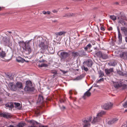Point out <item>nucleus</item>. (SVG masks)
Segmentation results:
<instances>
[{"label": "nucleus", "mask_w": 127, "mask_h": 127, "mask_svg": "<svg viewBox=\"0 0 127 127\" xmlns=\"http://www.w3.org/2000/svg\"><path fill=\"white\" fill-rule=\"evenodd\" d=\"M37 42L39 43V46L42 51L44 52L47 49L49 43L45 39L38 36L37 38Z\"/></svg>", "instance_id": "obj_1"}, {"label": "nucleus", "mask_w": 127, "mask_h": 127, "mask_svg": "<svg viewBox=\"0 0 127 127\" xmlns=\"http://www.w3.org/2000/svg\"><path fill=\"white\" fill-rule=\"evenodd\" d=\"M24 91L28 93L32 94L35 92V89L33 86L32 82L30 80L27 81L26 83V86L24 88Z\"/></svg>", "instance_id": "obj_2"}, {"label": "nucleus", "mask_w": 127, "mask_h": 127, "mask_svg": "<svg viewBox=\"0 0 127 127\" xmlns=\"http://www.w3.org/2000/svg\"><path fill=\"white\" fill-rule=\"evenodd\" d=\"M26 41L25 42L23 41H19L18 42V43L20 45L21 43H23L25 45L23 47V48L24 51H27L28 53H30L31 52L32 50L30 46L29 45L30 43V41H31V40Z\"/></svg>", "instance_id": "obj_3"}, {"label": "nucleus", "mask_w": 127, "mask_h": 127, "mask_svg": "<svg viewBox=\"0 0 127 127\" xmlns=\"http://www.w3.org/2000/svg\"><path fill=\"white\" fill-rule=\"evenodd\" d=\"M92 117L90 116L85 119L82 120L83 127H89L90 125V122L92 120Z\"/></svg>", "instance_id": "obj_4"}, {"label": "nucleus", "mask_w": 127, "mask_h": 127, "mask_svg": "<svg viewBox=\"0 0 127 127\" xmlns=\"http://www.w3.org/2000/svg\"><path fill=\"white\" fill-rule=\"evenodd\" d=\"M113 104L109 102L104 104L102 106V108L104 110H108L111 109L112 107Z\"/></svg>", "instance_id": "obj_5"}, {"label": "nucleus", "mask_w": 127, "mask_h": 127, "mask_svg": "<svg viewBox=\"0 0 127 127\" xmlns=\"http://www.w3.org/2000/svg\"><path fill=\"white\" fill-rule=\"evenodd\" d=\"M114 87L116 89H118L122 87L123 85V83L121 81H118L114 82L112 81Z\"/></svg>", "instance_id": "obj_6"}, {"label": "nucleus", "mask_w": 127, "mask_h": 127, "mask_svg": "<svg viewBox=\"0 0 127 127\" xmlns=\"http://www.w3.org/2000/svg\"><path fill=\"white\" fill-rule=\"evenodd\" d=\"M60 58L61 60H64L69 55L68 52L65 51L62 52L60 54Z\"/></svg>", "instance_id": "obj_7"}, {"label": "nucleus", "mask_w": 127, "mask_h": 127, "mask_svg": "<svg viewBox=\"0 0 127 127\" xmlns=\"http://www.w3.org/2000/svg\"><path fill=\"white\" fill-rule=\"evenodd\" d=\"M9 86L12 91H16L18 90L16 84H15L13 82L10 83L9 84Z\"/></svg>", "instance_id": "obj_8"}, {"label": "nucleus", "mask_w": 127, "mask_h": 127, "mask_svg": "<svg viewBox=\"0 0 127 127\" xmlns=\"http://www.w3.org/2000/svg\"><path fill=\"white\" fill-rule=\"evenodd\" d=\"M3 41L5 43L9 46H11L12 45V42L10 39L7 37H4L3 39Z\"/></svg>", "instance_id": "obj_9"}, {"label": "nucleus", "mask_w": 127, "mask_h": 127, "mask_svg": "<svg viewBox=\"0 0 127 127\" xmlns=\"http://www.w3.org/2000/svg\"><path fill=\"white\" fill-rule=\"evenodd\" d=\"M28 122L31 125L28 126L27 127H37L35 125V124L37 125L38 124L37 122L33 120H32L29 121H28Z\"/></svg>", "instance_id": "obj_10"}, {"label": "nucleus", "mask_w": 127, "mask_h": 127, "mask_svg": "<svg viewBox=\"0 0 127 127\" xmlns=\"http://www.w3.org/2000/svg\"><path fill=\"white\" fill-rule=\"evenodd\" d=\"M83 64H85L88 67H91L93 64V63L91 60L88 59L86 61H84L83 63Z\"/></svg>", "instance_id": "obj_11"}, {"label": "nucleus", "mask_w": 127, "mask_h": 127, "mask_svg": "<svg viewBox=\"0 0 127 127\" xmlns=\"http://www.w3.org/2000/svg\"><path fill=\"white\" fill-rule=\"evenodd\" d=\"M0 117L8 118H10L11 116L10 114L8 113H0Z\"/></svg>", "instance_id": "obj_12"}, {"label": "nucleus", "mask_w": 127, "mask_h": 127, "mask_svg": "<svg viewBox=\"0 0 127 127\" xmlns=\"http://www.w3.org/2000/svg\"><path fill=\"white\" fill-rule=\"evenodd\" d=\"M121 58L124 59H127V52H123L121 53L120 54Z\"/></svg>", "instance_id": "obj_13"}, {"label": "nucleus", "mask_w": 127, "mask_h": 127, "mask_svg": "<svg viewBox=\"0 0 127 127\" xmlns=\"http://www.w3.org/2000/svg\"><path fill=\"white\" fill-rule=\"evenodd\" d=\"M101 120V118L98 116L96 115V117H94L92 123H95L96 122H100Z\"/></svg>", "instance_id": "obj_14"}, {"label": "nucleus", "mask_w": 127, "mask_h": 127, "mask_svg": "<svg viewBox=\"0 0 127 127\" xmlns=\"http://www.w3.org/2000/svg\"><path fill=\"white\" fill-rule=\"evenodd\" d=\"M16 85L18 90L19 89H23V86L22 83L20 82H17L16 83Z\"/></svg>", "instance_id": "obj_15"}, {"label": "nucleus", "mask_w": 127, "mask_h": 127, "mask_svg": "<svg viewBox=\"0 0 127 127\" xmlns=\"http://www.w3.org/2000/svg\"><path fill=\"white\" fill-rule=\"evenodd\" d=\"M105 71L106 75H109L111 73L113 72H114V71L113 68H110L109 69H105Z\"/></svg>", "instance_id": "obj_16"}, {"label": "nucleus", "mask_w": 127, "mask_h": 127, "mask_svg": "<svg viewBox=\"0 0 127 127\" xmlns=\"http://www.w3.org/2000/svg\"><path fill=\"white\" fill-rule=\"evenodd\" d=\"M121 30L122 33L127 37V28L125 27H122L121 28Z\"/></svg>", "instance_id": "obj_17"}, {"label": "nucleus", "mask_w": 127, "mask_h": 127, "mask_svg": "<svg viewBox=\"0 0 127 127\" xmlns=\"http://www.w3.org/2000/svg\"><path fill=\"white\" fill-rule=\"evenodd\" d=\"M5 106L7 108H10L12 109L13 108L14 105L13 103L12 102H10L7 103L5 104Z\"/></svg>", "instance_id": "obj_18"}, {"label": "nucleus", "mask_w": 127, "mask_h": 127, "mask_svg": "<svg viewBox=\"0 0 127 127\" xmlns=\"http://www.w3.org/2000/svg\"><path fill=\"white\" fill-rule=\"evenodd\" d=\"M91 95V93L88 91H87L84 94L83 97L84 99H85L86 98V97H89Z\"/></svg>", "instance_id": "obj_19"}, {"label": "nucleus", "mask_w": 127, "mask_h": 127, "mask_svg": "<svg viewBox=\"0 0 127 127\" xmlns=\"http://www.w3.org/2000/svg\"><path fill=\"white\" fill-rule=\"evenodd\" d=\"M16 61L19 63H23L25 61V60L21 57L19 56L16 58Z\"/></svg>", "instance_id": "obj_20"}, {"label": "nucleus", "mask_w": 127, "mask_h": 127, "mask_svg": "<svg viewBox=\"0 0 127 127\" xmlns=\"http://www.w3.org/2000/svg\"><path fill=\"white\" fill-rule=\"evenodd\" d=\"M117 31L118 32V38L119 39V41H122V36L121 34L120 33V31L119 29V27L117 26Z\"/></svg>", "instance_id": "obj_21"}, {"label": "nucleus", "mask_w": 127, "mask_h": 127, "mask_svg": "<svg viewBox=\"0 0 127 127\" xmlns=\"http://www.w3.org/2000/svg\"><path fill=\"white\" fill-rule=\"evenodd\" d=\"M78 52L79 57H81L83 56H85L86 55V52L84 50L78 51Z\"/></svg>", "instance_id": "obj_22"}, {"label": "nucleus", "mask_w": 127, "mask_h": 127, "mask_svg": "<svg viewBox=\"0 0 127 127\" xmlns=\"http://www.w3.org/2000/svg\"><path fill=\"white\" fill-rule=\"evenodd\" d=\"M84 76L83 74H81L76 77L75 78L73 79V80L74 81H78L82 79L84 77Z\"/></svg>", "instance_id": "obj_23"}, {"label": "nucleus", "mask_w": 127, "mask_h": 127, "mask_svg": "<svg viewBox=\"0 0 127 127\" xmlns=\"http://www.w3.org/2000/svg\"><path fill=\"white\" fill-rule=\"evenodd\" d=\"M43 97L41 95H39L38 96L37 101L41 103H42L43 102Z\"/></svg>", "instance_id": "obj_24"}, {"label": "nucleus", "mask_w": 127, "mask_h": 127, "mask_svg": "<svg viewBox=\"0 0 127 127\" xmlns=\"http://www.w3.org/2000/svg\"><path fill=\"white\" fill-rule=\"evenodd\" d=\"M105 114V111L103 110H102L98 113L97 114V115L101 118V117L104 115Z\"/></svg>", "instance_id": "obj_25"}, {"label": "nucleus", "mask_w": 127, "mask_h": 127, "mask_svg": "<svg viewBox=\"0 0 127 127\" xmlns=\"http://www.w3.org/2000/svg\"><path fill=\"white\" fill-rule=\"evenodd\" d=\"M72 56L74 58H75L78 56H79L78 53V52L72 51L71 52Z\"/></svg>", "instance_id": "obj_26"}, {"label": "nucleus", "mask_w": 127, "mask_h": 127, "mask_svg": "<svg viewBox=\"0 0 127 127\" xmlns=\"http://www.w3.org/2000/svg\"><path fill=\"white\" fill-rule=\"evenodd\" d=\"M92 47V45L90 43H89L84 48V49L85 51H88V49H90Z\"/></svg>", "instance_id": "obj_27"}, {"label": "nucleus", "mask_w": 127, "mask_h": 127, "mask_svg": "<svg viewBox=\"0 0 127 127\" xmlns=\"http://www.w3.org/2000/svg\"><path fill=\"white\" fill-rule=\"evenodd\" d=\"M108 57V56L107 55L104 53H102L100 58L105 60L107 59Z\"/></svg>", "instance_id": "obj_28"}, {"label": "nucleus", "mask_w": 127, "mask_h": 127, "mask_svg": "<svg viewBox=\"0 0 127 127\" xmlns=\"http://www.w3.org/2000/svg\"><path fill=\"white\" fill-rule=\"evenodd\" d=\"M25 124V122H21L19 123L17 125V127H23Z\"/></svg>", "instance_id": "obj_29"}, {"label": "nucleus", "mask_w": 127, "mask_h": 127, "mask_svg": "<svg viewBox=\"0 0 127 127\" xmlns=\"http://www.w3.org/2000/svg\"><path fill=\"white\" fill-rule=\"evenodd\" d=\"M14 104L15 108H17L19 110H20L21 109V107L20 106V103L15 102Z\"/></svg>", "instance_id": "obj_30"}, {"label": "nucleus", "mask_w": 127, "mask_h": 127, "mask_svg": "<svg viewBox=\"0 0 127 127\" xmlns=\"http://www.w3.org/2000/svg\"><path fill=\"white\" fill-rule=\"evenodd\" d=\"M66 33V32L62 31L58 32H56L55 33V34L57 35V37L59 35H61L63 34H64Z\"/></svg>", "instance_id": "obj_31"}, {"label": "nucleus", "mask_w": 127, "mask_h": 127, "mask_svg": "<svg viewBox=\"0 0 127 127\" xmlns=\"http://www.w3.org/2000/svg\"><path fill=\"white\" fill-rule=\"evenodd\" d=\"M118 119L116 118L113 119L111 120H110L108 121V124H112L115 122L117 121Z\"/></svg>", "instance_id": "obj_32"}, {"label": "nucleus", "mask_w": 127, "mask_h": 127, "mask_svg": "<svg viewBox=\"0 0 127 127\" xmlns=\"http://www.w3.org/2000/svg\"><path fill=\"white\" fill-rule=\"evenodd\" d=\"M108 64L110 66H115L117 64V63L115 61L111 62L108 63Z\"/></svg>", "instance_id": "obj_33"}, {"label": "nucleus", "mask_w": 127, "mask_h": 127, "mask_svg": "<svg viewBox=\"0 0 127 127\" xmlns=\"http://www.w3.org/2000/svg\"><path fill=\"white\" fill-rule=\"evenodd\" d=\"M75 14L73 13H68L65 14L64 16H75Z\"/></svg>", "instance_id": "obj_34"}, {"label": "nucleus", "mask_w": 127, "mask_h": 127, "mask_svg": "<svg viewBox=\"0 0 127 127\" xmlns=\"http://www.w3.org/2000/svg\"><path fill=\"white\" fill-rule=\"evenodd\" d=\"M5 53L4 51H2L0 53V57L1 58H3L5 56Z\"/></svg>", "instance_id": "obj_35"}, {"label": "nucleus", "mask_w": 127, "mask_h": 127, "mask_svg": "<svg viewBox=\"0 0 127 127\" xmlns=\"http://www.w3.org/2000/svg\"><path fill=\"white\" fill-rule=\"evenodd\" d=\"M102 53L101 51H99L96 53V55L98 57H99L100 58L102 55Z\"/></svg>", "instance_id": "obj_36"}, {"label": "nucleus", "mask_w": 127, "mask_h": 127, "mask_svg": "<svg viewBox=\"0 0 127 127\" xmlns=\"http://www.w3.org/2000/svg\"><path fill=\"white\" fill-rule=\"evenodd\" d=\"M98 73L99 74V77H102L104 75V73L103 72L100 70L99 72Z\"/></svg>", "instance_id": "obj_37"}, {"label": "nucleus", "mask_w": 127, "mask_h": 127, "mask_svg": "<svg viewBox=\"0 0 127 127\" xmlns=\"http://www.w3.org/2000/svg\"><path fill=\"white\" fill-rule=\"evenodd\" d=\"M110 18L112 20L114 21L116 20V17L114 15H110Z\"/></svg>", "instance_id": "obj_38"}, {"label": "nucleus", "mask_w": 127, "mask_h": 127, "mask_svg": "<svg viewBox=\"0 0 127 127\" xmlns=\"http://www.w3.org/2000/svg\"><path fill=\"white\" fill-rule=\"evenodd\" d=\"M47 65L43 63L41 64H39L38 65V66L40 67H47Z\"/></svg>", "instance_id": "obj_39"}, {"label": "nucleus", "mask_w": 127, "mask_h": 127, "mask_svg": "<svg viewBox=\"0 0 127 127\" xmlns=\"http://www.w3.org/2000/svg\"><path fill=\"white\" fill-rule=\"evenodd\" d=\"M81 68L82 70H84V71H87L89 70L88 68L87 67H85L84 66V65H83V66H82Z\"/></svg>", "instance_id": "obj_40"}, {"label": "nucleus", "mask_w": 127, "mask_h": 127, "mask_svg": "<svg viewBox=\"0 0 127 127\" xmlns=\"http://www.w3.org/2000/svg\"><path fill=\"white\" fill-rule=\"evenodd\" d=\"M119 20L118 22L120 23L121 24H122L124 22V20L122 19H120V18L119 17H118L117 18Z\"/></svg>", "instance_id": "obj_41"}, {"label": "nucleus", "mask_w": 127, "mask_h": 127, "mask_svg": "<svg viewBox=\"0 0 127 127\" xmlns=\"http://www.w3.org/2000/svg\"><path fill=\"white\" fill-rule=\"evenodd\" d=\"M51 72L52 73L54 74L53 76L54 77L55 75L56 74H57V72L56 70H51Z\"/></svg>", "instance_id": "obj_42"}, {"label": "nucleus", "mask_w": 127, "mask_h": 127, "mask_svg": "<svg viewBox=\"0 0 127 127\" xmlns=\"http://www.w3.org/2000/svg\"><path fill=\"white\" fill-rule=\"evenodd\" d=\"M122 90H124L127 88V85L124 84L123 83V85L122 86Z\"/></svg>", "instance_id": "obj_43"}, {"label": "nucleus", "mask_w": 127, "mask_h": 127, "mask_svg": "<svg viewBox=\"0 0 127 127\" xmlns=\"http://www.w3.org/2000/svg\"><path fill=\"white\" fill-rule=\"evenodd\" d=\"M123 106L125 108H127V100L124 104Z\"/></svg>", "instance_id": "obj_44"}, {"label": "nucleus", "mask_w": 127, "mask_h": 127, "mask_svg": "<svg viewBox=\"0 0 127 127\" xmlns=\"http://www.w3.org/2000/svg\"><path fill=\"white\" fill-rule=\"evenodd\" d=\"M104 81V79L103 78H102L101 79H100L99 80H98L97 81H96V82L97 83H98L99 82H100L101 81Z\"/></svg>", "instance_id": "obj_45"}, {"label": "nucleus", "mask_w": 127, "mask_h": 127, "mask_svg": "<svg viewBox=\"0 0 127 127\" xmlns=\"http://www.w3.org/2000/svg\"><path fill=\"white\" fill-rule=\"evenodd\" d=\"M126 124H123L122 127H127V121L126 122Z\"/></svg>", "instance_id": "obj_46"}, {"label": "nucleus", "mask_w": 127, "mask_h": 127, "mask_svg": "<svg viewBox=\"0 0 127 127\" xmlns=\"http://www.w3.org/2000/svg\"><path fill=\"white\" fill-rule=\"evenodd\" d=\"M39 63H42V62H46L47 61L46 60H40L39 61Z\"/></svg>", "instance_id": "obj_47"}, {"label": "nucleus", "mask_w": 127, "mask_h": 127, "mask_svg": "<svg viewBox=\"0 0 127 127\" xmlns=\"http://www.w3.org/2000/svg\"><path fill=\"white\" fill-rule=\"evenodd\" d=\"M39 127H48L47 126H44L40 124L39 126Z\"/></svg>", "instance_id": "obj_48"}, {"label": "nucleus", "mask_w": 127, "mask_h": 127, "mask_svg": "<svg viewBox=\"0 0 127 127\" xmlns=\"http://www.w3.org/2000/svg\"><path fill=\"white\" fill-rule=\"evenodd\" d=\"M92 86L95 87H98V85H97V84L95 83Z\"/></svg>", "instance_id": "obj_49"}, {"label": "nucleus", "mask_w": 127, "mask_h": 127, "mask_svg": "<svg viewBox=\"0 0 127 127\" xmlns=\"http://www.w3.org/2000/svg\"><path fill=\"white\" fill-rule=\"evenodd\" d=\"M60 108L62 110H63L65 108V107L64 106H63L62 107H60Z\"/></svg>", "instance_id": "obj_50"}, {"label": "nucleus", "mask_w": 127, "mask_h": 127, "mask_svg": "<svg viewBox=\"0 0 127 127\" xmlns=\"http://www.w3.org/2000/svg\"><path fill=\"white\" fill-rule=\"evenodd\" d=\"M60 101L61 103H64V100L63 99H61L60 100Z\"/></svg>", "instance_id": "obj_51"}, {"label": "nucleus", "mask_w": 127, "mask_h": 127, "mask_svg": "<svg viewBox=\"0 0 127 127\" xmlns=\"http://www.w3.org/2000/svg\"><path fill=\"white\" fill-rule=\"evenodd\" d=\"M61 71H62V72L63 73H64V74H65L67 72V71H64V70H61Z\"/></svg>", "instance_id": "obj_52"}, {"label": "nucleus", "mask_w": 127, "mask_h": 127, "mask_svg": "<svg viewBox=\"0 0 127 127\" xmlns=\"http://www.w3.org/2000/svg\"><path fill=\"white\" fill-rule=\"evenodd\" d=\"M101 30L103 31H104L105 30L104 28L103 27H101Z\"/></svg>", "instance_id": "obj_53"}, {"label": "nucleus", "mask_w": 127, "mask_h": 127, "mask_svg": "<svg viewBox=\"0 0 127 127\" xmlns=\"http://www.w3.org/2000/svg\"><path fill=\"white\" fill-rule=\"evenodd\" d=\"M47 49H48V51L49 52H50V51H49V49H50V50H53V48H52V47H50V48H47Z\"/></svg>", "instance_id": "obj_54"}, {"label": "nucleus", "mask_w": 127, "mask_h": 127, "mask_svg": "<svg viewBox=\"0 0 127 127\" xmlns=\"http://www.w3.org/2000/svg\"><path fill=\"white\" fill-rule=\"evenodd\" d=\"M52 12L54 13H56L57 12V11L55 10H53Z\"/></svg>", "instance_id": "obj_55"}, {"label": "nucleus", "mask_w": 127, "mask_h": 127, "mask_svg": "<svg viewBox=\"0 0 127 127\" xmlns=\"http://www.w3.org/2000/svg\"><path fill=\"white\" fill-rule=\"evenodd\" d=\"M42 13H43V14H46L47 13V12L45 11H43V12H42Z\"/></svg>", "instance_id": "obj_56"}, {"label": "nucleus", "mask_w": 127, "mask_h": 127, "mask_svg": "<svg viewBox=\"0 0 127 127\" xmlns=\"http://www.w3.org/2000/svg\"><path fill=\"white\" fill-rule=\"evenodd\" d=\"M123 23H124V25L127 26V23H126L124 22Z\"/></svg>", "instance_id": "obj_57"}, {"label": "nucleus", "mask_w": 127, "mask_h": 127, "mask_svg": "<svg viewBox=\"0 0 127 127\" xmlns=\"http://www.w3.org/2000/svg\"><path fill=\"white\" fill-rule=\"evenodd\" d=\"M47 14H49L50 13V11H47Z\"/></svg>", "instance_id": "obj_58"}, {"label": "nucleus", "mask_w": 127, "mask_h": 127, "mask_svg": "<svg viewBox=\"0 0 127 127\" xmlns=\"http://www.w3.org/2000/svg\"><path fill=\"white\" fill-rule=\"evenodd\" d=\"M71 92H72L71 90L69 91V94L71 95L72 94Z\"/></svg>", "instance_id": "obj_59"}, {"label": "nucleus", "mask_w": 127, "mask_h": 127, "mask_svg": "<svg viewBox=\"0 0 127 127\" xmlns=\"http://www.w3.org/2000/svg\"><path fill=\"white\" fill-rule=\"evenodd\" d=\"M93 86H92V87H91L89 89V90H88V91H90V90L92 88V87Z\"/></svg>", "instance_id": "obj_60"}, {"label": "nucleus", "mask_w": 127, "mask_h": 127, "mask_svg": "<svg viewBox=\"0 0 127 127\" xmlns=\"http://www.w3.org/2000/svg\"><path fill=\"white\" fill-rule=\"evenodd\" d=\"M7 127H14L13 125H10L9 126H8Z\"/></svg>", "instance_id": "obj_61"}, {"label": "nucleus", "mask_w": 127, "mask_h": 127, "mask_svg": "<svg viewBox=\"0 0 127 127\" xmlns=\"http://www.w3.org/2000/svg\"><path fill=\"white\" fill-rule=\"evenodd\" d=\"M125 40L126 42H127V37H125Z\"/></svg>", "instance_id": "obj_62"}, {"label": "nucleus", "mask_w": 127, "mask_h": 127, "mask_svg": "<svg viewBox=\"0 0 127 127\" xmlns=\"http://www.w3.org/2000/svg\"><path fill=\"white\" fill-rule=\"evenodd\" d=\"M112 27H110V28L109 30H112Z\"/></svg>", "instance_id": "obj_63"}, {"label": "nucleus", "mask_w": 127, "mask_h": 127, "mask_svg": "<svg viewBox=\"0 0 127 127\" xmlns=\"http://www.w3.org/2000/svg\"><path fill=\"white\" fill-rule=\"evenodd\" d=\"M7 32H9L10 33H12L11 32V31H7Z\"/></svg>", "instance_id": "obj_64"}]
</instances>
